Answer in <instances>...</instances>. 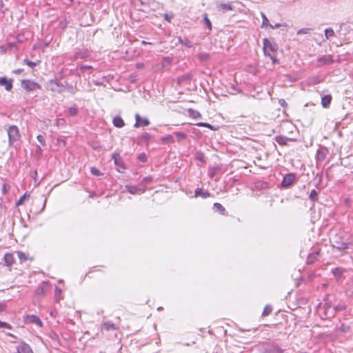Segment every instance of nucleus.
I'll return each mask as SVG.
<instances>
[{"mask_svg":"<svg viewBox=\"0 0 353 353\" xmlns=\"http://www.w3.org/2000/svg\"><path fill=\"white\" fill-rule=\"evenodd\" d=\"M263 53L265 57H269L271 59H273V56L271 55V52L277 51L278 46L276 43L270 41L268 38H265L263 40Z\"/></svg>","mask_w":353,"mask_h":353,"instance_id":"f257e3e1","label":"nucleus"},{"mask_svg":"<svg viewBox=\"0 0 353 353\" xmlns=\"http://www.w3.org/2000/svg\"><path fill=\"white\" fill-rule=\"evenodd\" d=\"M261 352V353H284L285 350L278 344L270 343L264 345Z\"/></svg>","mask_w":353,"mask_h":353,"instance_id":"f03ea898","label":"nucleus"},{"mask_svg":"<svg viewBox=\"0 0 353 353\" xmlns=\"http://www.w3.org/2000/svg\"><path fill=\"white\" fill-rule=\"evenodd\" d=\"M7 132L10 145L13 144L15 141L19 140L21 137L19 128L16 125L10 126L8 128Z\"/></svg>","mask_w":353,"mask_h":353,"instance_id":"7ed1b4c3","label":"nucleus"},{"mask_svg":"<svg viewBox=\"0 0 353 353\" xmlns=\"http://www.w3.org/2000/svg\"><path fill=\"white\" fill-rule=\"evenodd\" d=\"M21 87L27 92L34 91L41 88V86L38 83L30 79L22 80Z\"/></svg>","mask_w":353,"mask_h":353,"instance_id":"20e7f679","label":"nucleus"},{"mask_svg":"<svg viewBox=\"0 0 353 353\" xmlns=\"http://www.w3.org/2000/svg\"><path fill=\"white\" fill-rule=\"evenodd\" d=\"M333 57L330 54L329 55H323L319 57L317 59V67H322L324 65H328L334 63Z\"/></svg>","mask_w":353,"mask_h":353,"instance_id":"39448f33","label":"nucleus"},{"mask_svg":"<svg viewBox=\"0 0 353 353\" xmlns=\"http://www.w3.org/2000/svg\"><path fill=\"white\" fill-rule=\"evenodd\" d=\"M125 187L128 190V192L132 194H141L144 193L146 190V186H145V185H142V186H141L140 184L139 186L127 185Z\"/></svg>","mask_w":353,"mask_h":353,"instance_id":"423d86ee","label":"nucleus"},{"mask_svg":"<svg viewBox=\"0 0 353 353\" xmlns=\"http://www.w3.org/2000/svg\"><path fill=\"white\" fill-rule=\"evenodd\" d=\"M135 123L134 124V128H140L148 126L150 125V121L145 117H141L139 114H135Z\"/></svg>","mask_w":353,"mask_h":353,"instance_id":"0eeeda50","label":"nucleus"},{"mask_svg":"<svg viewBox=\"0 0 353 353\" xmlns=\"http://www.w3.org/2000/svg\"><path fill=\"white\" fill-rule=\"evenodd\" d=\"M295 174L293 173H290L283 176V181L281 182L282 187L288 188L292 185V183L295 180Z\"/></svg>","mask_w":353,"mask_h":353,"instance_id":"6e6552de","label":"nucleus"},{"mask_svg":"<svg viewBox=\"0 0 353 353\" xmlns=\"http://www.w3.org/2000/svg\"><path fill=\"white\" fill-rule=\"evenodd\" d=\"M50 90L53 92L61 93L66 90V88L58 81H50Z\"/></svg>","mask_w":353,"mask_h":353,"instance_id":"1a4fd4ad","label":"nucleus"},{"mask_svg":"<svg viewBox=\"0 0 353 353\" xmlns=\"http://www.w3.org/2000/svg\"><path fill=\"white\" fill-rule=\"evenodd\" d=\"M3 261L5 265L9 268V270H11V268L15 262L13 254L6 253L3 256Z\"/></svg>","mask_w":353,"mask_h":353,"instance_id":"9d476101","label":"nucleus"},{"mask_svg":"<svg viewBox=\"0 0 353 353\" xmlns=\"http://www.w3.org/2000/svg\"><path fill=\"white\" fill-rule=\"evenodd\" d=\"M18 353H34L30 346L26 343L22 341L17 347Z\"/></svg>","mask_w":353,"mask_h":353,"instance_id":"9b49d317","label":"nucleus"},{"mask_svg":"<svg viewBox=\"0 0 353 353\" xmlns=\"http://www.w3.org/2000/svg\"><path fill=\"white\" fill-rule=\"evenodd\" d=\"M13 80L12 79H8L6 77H0V85L4 86L6 90L10 91L12 88Z\"/></svg>","mask_w":353,"mask_h":353,"instance_id":"f8f14e48","label":"nucleus"},{"mask_svg":"<svg viewBox=\"0 0 353 353\" xmlns=\"http://www.w3.org/2000/svg\"><path fill=\"white\" fill-rule=\"evenodd\" d=\"M345 272V269L337 267L332 270V273L337 281H339Z\"/></svg>","mask_w":353,"mask_h":353,"instance_id":"ddd939ff","label":"nucleus"},{"mask_svg":"<svg viewBox=\"0 0 353 353\" xmlns=\"http://www.w3.org/2000/svg\"><path fill=\"white\" fill-rule=\"evenodd\" d=\"M26 321L27 322H29V323H34V324L37 325L39 327H42L43 326L42 321L40 320V319L38 316H37L35 315H27L26 316Z\"/></svg>","mask_w":353,"mask_h":353,"instance_id":"4468645a","label":"nucleus"},{"mask_svg":"<svg viewBox=\"0 0 353 353\" xmlns=\"http://www.w3.org/2000/svg\"><path fill=\"white\" fill-rule=\"evenodd\" d=\"M195 197H201L206 199L210 196V193L208 191L203 190L202 188H196L194 192Z\"/></svg>","mask_w":353,"mask_h":353,"instance_id":"2eb2a0df","label":"nucleus"},{"mask_svg":"<svg viewBox=\"0 0 353 353\" xmlns=\"http://www.w3.org/2000/svg\"><path fill=\"white\" fill-rule=\"evenodd\" d=\"M172 59L168 57H163L159 64L157 65V69H162L172 63Z\"/></svg>","mask_w":353,"mask_h":353,"instance_id":"dca6fc26","label":"nucleus"},{"mask_svg":"<svg viewBox=\"0 0 353 353\" xmlns=\"http://www.w3.org/2000/svg\"><path fill=\"white\" fill-rule=\"evenodd\" d=\"M275 140L280 145H288V142L289 141H294L293 139H291V138H288L287 137H285V136H276L275 137Z\"/></svg>","mask_w":353,"mask_h":353,"instance_id":"f3484780","label":"nucleus"},{"mask_svg":"<svg viewBox=\"0 0 353 353\" xmlns=\"http://www.w3.org/2000/svg\"><path fill=\"white\" fill-rule=\"evenodd\" d=\"M101 330H105L106 331L117 330V325L111 321H107V322L103 323L101 325Z\"/></svg>","mask_w":353,"mask_h":353,"instance_id":"a211bd4d","label":"nucleus"},{"mask_svg":"<svg viewBox=\"0 0 353 353\" xmlns=\"http://www.w3.org/2000/svg\"><path fill=\"white\" fill-rule=\"evenodd\" d=\"M151 138L152 135L150 133L145 132L139 136L138 141L140 143H145L148 145Z\"/></svg>","mask_w":353,"mask_h":353,"instance_id":"6ab92c4d","label":"nucleus"},{"mask_svg":"<svg viewBox=\"0 0 353 353\" xmlns=\"http://www.w3.org/2000/svg\"><path fill=\"white\" fill-rule=\"evenodd\" d=\"M88 57V52L87 50H78L76 51V52L74 54V58L76 59H85Z\"/></svg>","mask_w":353,"mask_h":353,"instance_id":"aec40b11","label":"nucleus"},{"mask_svg":"<svg viewBox=\"0 0 353 353\" xmlns=\"http://www.w3.org/2000/svg\"><path fill=\"white\" fill-rule=\"evenodd\" d=\"M332 96L327 94L321 98V105L323 108H328L331 103Z\"/></svg>","mask_w":353,"mask_h":353,"instance_id":"412c9836","label":"nucleus"},{"mask_svg":"<svg viewBox=\"0 0 353 353\" xmlns=\"http://www.w3.org/2000/svg\"><path fill=\"white\" fill-rule=\"evenodd\" d=\"M269 184L268 182L263 181H258L254 183V188L256 190H261L268 188Z\"/></svg>","mask_w":353,"mask_h":353,"instance_id":"4be33fe9","label":"nucleus"},{"mask_svg":"<svg viewBox=\"0 0 353 353\" xmlns=\"http://www.w3.org/2000/svg\"><path fill=\"white\" fill-rule=\"evenodd\" d=\"M113 124L115 127L117 128H122L125 125V123H124V121L123 120V119L121 117H115L114 119H113Z\"/></svg>","mask_w":353,"mask_h":353,"instance_id":"5701e85b","label":"nucleus"},{"mask_svg":"<svg viewBox=\"0 0 353 353\" xmlns=\"http://www.w3.org/2000/svg\"><path fill=\"white\" fill-rule=\"evenodd\" d=\"M79 113V109L76 105L70 107L68 109V114L71 117H74Z\"/></svg>","mask_w":353,"mask_h":353,"instance_id":"b1692460","label":"nucleus"},{"mask_svg":"<svg viewBox=\"0 0 353 353\" xmlns=\"http://www.w3.org/2000/svg\"><path fill=\"white\" fill-rule=\"evenodd\" d=\"M324 315L325 318H331L334 316V312L332 310V307L330 306H327L324 310Z\"/></svg>","mask_w":353,"mask_h":353,"instance_id":"393cba45","label":"nucleus"},{"mask_svg":"<svg viewBox=\"0 0 353 353\" xmlns=\"http://www.w3.org/2000/svg\"><path fill=\"white\" fill-rule=\"evenodd\" d=\"M161 141L164 144L172 143L174 141V137L169 134L165 137H161Z\"/></svg>","mask_w":353,"mask_h":353,"instance_id":"a878e982","label":"nucleus"},{"mask_svg":"<svg viewBox=\"0 0 353 353\" xmlns=\"http://www.w3.org/2000/svg\"><path fill=\"white\" fill-rule=\"evenodd\" d=\"M112 158L114 159L116 165H121L122 158L121 157L119 153L112 154Z\"/></svg>","mask_w":353,"mask_h":353,"instance_id":"bb28decb","label":"nucleus"},{"mask_svg":"<svg viewBox=\"0 0 353 353\" xmlns=\"http://www.w3.org/2000/svg\"><path fill=\"white\" fill-rule=\"evenodd\" d=\"M30 198V194H28V193H25L23 195H22L19 199L17 201L16 203V205L17 206H19V205H21L22 204H23L24 203V201L26 199H28Z\"/></svg>","mask_w":353,"mask_h":353,"instance_id":"cd10ccee","label":"nucleus"},{"mask_svg":"<svg viewBox=\"0 0 353 353\" xmlns=\"http://www.w3.org/2000/svg\"><path fill=\"white\" fill-rule=\"evenodd\" d=\"M198 59L201 61H206L210 58V54L206 52H201L197 55Z\"/></svg>","mask_w":353,"mask_h":353,"instance_id":"c85d7f7f","label":"nucleus"},{"mask_svg":"<svg viewBox=\"0 0 353 353\" xmlns=\"http://www.w3.org/2000/svg\"><path fill=\"white\" fill-rule=\"evenodd\" d=\"M214 209L218 211L221 214H223L225 211V208L219 203H214Z\"/></svg>","mask_w":353,"mask_h":353,"instance_id":"c756f323","label":"nucleus"},{"mask_svg":"<svg viewBox=\"0 0 353 353\" xmlns=\"http://www.w3.org/2000/svg\"><path fill=\"white\" fill-rule=\"evenodd\" d=\"M219 8L227 11L232 10L233 9L230 3H222L219 5Z\"/></svg>","mask_w":353,"mask_h":353,"instance_id":"7c9ffc66","label":"nucleus"},{"mask_svg":"<svg viewBox=\"0 0 353 353\" xmlns=\"http://www.w3.org/2000/svg\"><path fill=\"white\" fill-rule=\"evenodd\" d=\"M272 311V306L270 305H265V307L263 309L262 316H268L269 314H271Z\"/></svg>","mask_w":353,"mask_h":353,"instance_id":"2f4dec72","label":"nucleus"},{"mask_svg":"<svg viewBox=\"0 0 353 353\" xmlns=\"http://www.w3.org/2000/svg\"><path fill=\"white\" fill-rule=\"evenodd\" d=\"M339 330L343 333H347L350 331V327L348 325L342 323L339 327Z\"/></svg>","mask_w":353,"mask_h":353,"instance_id":"473e14b6","label":"nucleus"},{"mask_svg":"<svg viewBox=\"0 0 353 353\" xmlns=\"http://www.w3.org/2000/svg\"><path fill=\"white\" fill-rule=\"evenodd\" d=\"M309 199L313 202L318 200V192L315 190H312L309 195Z\"/></svg>","mask_w":353,"mask_h":353,"instance_id":"72a5a7b5","label":"nucleus"},{"mask_svg":"<svg viewBox=\"0 0 353 353\" xmlns=\"http://www.w3.org/2000/svg\"><path fill=\"white\" fill-rule=\"evenodd\" d=\"M334 35V32L332 28H329L325 30V39H328L330 37Z\"/></svg>","mask_w":353,"mask_h":353,"instance_id":"f704fd0d","label":"nucleus"},{"mask_svg":"<svg viewBox=\"0 0 353 353\" xmlns=\"http://www.w3.org/2000/svg\"><path fill=\"white\" fill-rule=\"evenodd\" d=\"M203 22L205 23V25L207 26V28L211 30H212V23L211 21H210V19L208 18V16L206 14H205L203 15Z\"/></svg>","mask_w":353,"mask_h":353,"instance_id":"c9c22d12","label":"nucleus"},{"mask_svg":"<svg viewBox=\"0 0 353 353\" xmlns=\"http://www.w3.org/2000/svg\"><path fill=\"white\" fill-rule=\"evenodd\" d=\"M17 254L18 258L21 261V262H23V261H25L27 260V256L24 252H23L21 251H18V252H17Z\"/></svg>","mask_w":353,"mask_h":353,"instance_id":"e433bc0d","label":"nucleus"},{"mask_svg":"<svg viewBox=\"0 0 353 353\" xmlns=\"http://www.w3.org/2000/svg\"><path fill=\"white\" fill-rule=\"evenodd\" d=\"M350 244V243H341L338 246H336V248L339 250H347L348 249Z\"/></svg>","mask_w":353,"mask_h":353,"instance_id":"4c0bfd02","label":"nucleus"},{"mask_svg":"<svg viewBox=\"0 0 353 353\" xmlns=\"http://www.w3.org/2000/svg\"><path fill=\"white\" fill-rule=\"evenodd\" d=\"M152 181V176H146V177L143 178V179L141 181L140 185H141V186H142V185H145L147 183H150Z\"/></svg>","mask_w":353,"mask_h":353,"instance_id":"58836bf2","label":"nucleus"},{"mask_svg":"<svg viewBox=\"0 0 353 353\" xmlns=\"http://www.w3.org/2000/svg\"><path fill=\"white\" fill-rule=\"evenodd\" d=\"M176 137L178 138L179 141L185 139L187 137V135L182 132H177L175 133Z\"/></svg>","mask_w":353,"mask_h":353,"instance_id":"ea45409f","label":"nucleus"},{"mask_svg":"<svg viewBox=\"0 0 353 353\" xmlns=\"http://www.w3.org/2000/svg\"><path fill=\"white\" fill-rule=\"evenodd\" d=\"M90 172L94 176H101L102 173L95 167H92L90 168Z\"/></svg>","mask_w":353,"mask_h":353,"instance_id":"a19ab883","label":"nucleus"},{"mask_svg":"<svg viewBox=\"0 0 353 353\" xmlns=\"http://www.w3.org/2000/svg\"><path fill=\"white\" fill-rule=\"evenodd\" d=\"M196 159L201 162L205 161V157L203 152H197L196 154Z\"/></svg>","mask_w":353,"mask_h":353,"instance_id":"79ce46f5","label":"nucleus"},{"mask_svg":"<svg viewBox=\"0 0 353 353\" xmlns=\"http://www.w3.org/2000/svg\"><path fill=\"white\" fill-rule=\"evenodd\" d=\"M261 17L263 19L262 26H270V25L268 19L267 18L265 14L263 12H261Z\"/></svg>","mask_w":353,"mask_h":353,"instance_id":"37998d69","label":"nucleus"},{"mask_svg":"<svg viewBox=\"0 0 353 353\" xmlns=\"http://www.w3.org/2000/svg\"><path fill=\"white\" fill-rule=\"evenodd\" d=\"M0 327L8 329V330L12 329V326L10 324H9L6 322L1 321H0Z\"/></svg>","mask_w":353,"mask_h":353,"instance_id":"c03bdc74","label":"nucleus"},{"mask_svg":"<svg viewBox=\"0 0 353 353\" xmlns=\"http://www.w3.org/2000/svg\"><path fill=\"white\" fill-rule=\"evenodd\" d=\"M179 41L181 43L184 44L185 46L188 48H192L193 46V43L191 41L185 39V41L183 42V41L181 39H179Z\"/></svg>","mask_w":353,"mask_h":353,"instance_id":"a18cd8bd","label":"nucleus"},{"mask_svg":"<svg viewBox=\"0 0 353 353\" xmlns=\"http://www.w3.org/2000/svg\"><path fill=\"white\" fill-rule=\"evenodd\" d=\"M37 139L38 140V141L39 142V143L41 145H46V141H45V138L43 136L39 134L37 137Z\"/></svg>","mask_w":353,"mask_h":353,"instance_id":"49530a36","label":"nucleus"},{"mask_svg":"<svg viewBox=\"0 0 353 353\" xmlns=\"http://www.w3.org/2000/svg\"><path fill=\"white\" fill-rule=\"evenodd\" d=\"M310 28H301L297 32V34H305L310 33Z\"/></svg>","mask_w":353,"mask_h":353,"instance_id":"de8ad7c7","label":"nucleus"},{"mask_svg":"<svg viewBox=\"0 0 353 353\" xmlns=\"http://www.w3.org/2000/svg\"><path fill=\"white\" fill-rule=\"evenodd\" d=\"M24 62H25V63H26L28 66H30V68H34V67H35V66L37 65V63L36 62H32V61H30V60H29V59H24Z\"/></svg>","mask_w":353,"mask_h":353,"instance_id":"09e8293b","label":"nucleus"},{"mask_svg":"<svg viewBox=\"0 0 353 353\" xmlns=\"http://www.w3.org/2000/svg\"><path fill=\"white\" fill-rule=\"evenodd\" d=\"M138 159L140 160L142 162H146L147 161V157L144 153L140 154L138 156Z\"/></svg>","mask_w":353,"mask_h":353,"instance_id":"8fccbe9b","label":"nucleus"},{"mask_svg":"<svg viewBox=\"0 0 353 353\" xmlns=\"http://www.w3.org/2000/svg\"><path fill=\"white\" fill-rule=\"evenodd\" d=\"M7 46L9 50H12L13 48L17 49V46L15 43H8Z\"/></svg>","mask_w":353,"mask_h":353,"instance_id":"3c124183","label":"nucleus"},{"mask_svg":"<svg viewBox=\"0 0 353 353\" xmlns=\"http://www.w3.org/2000/svg\"><path fill=\"white\" fill-rule=\"evenodd\" d=\"M196 125L198 126L207 127L208 128L212 129V126L208 123L200 122V123H198Z\"/></svg>","mask_w":353,"mask_h":353,"instance_id":"603ef678","label":"nucleus"},{"mask_svg":"<svg viewBox=\"0 0 353 353\" xmlns=\"http://www.w3.org/2000/svg\"><path fill=\"white\" fill-rule=\"evenodd\" d=\"M345 309V307L343 305H336L332 308V310H334V312L336 311L343 310Z\"/></svg>","mask_w":353,"mask_h":353,"instance_id":"864d4df0","label":"nucleus"},{"mask_svg":"<svg viewBox=\"0 0 353 353\" xmlns=\"http://www.w3.org/2000/svg\"><path fill=\"white\" fill-rule=\"evenodd\" d=\"M192 77V75L190 74V73H188V74H183L182 77H181V79L182 80H190Z\"/></svg>","mask_w":353,"mask_h":353,"instance_id":"5fc2aeb1","label":"nucleus"},{"mask_svg":"<svg viewBox=\"0 0 353 353\" xmlns=\"http://www.w3.org/2000/svg\"><path fill=\"white\" fill-rule=\"evenodd\" d=\"M279 104L281 107H283V108H285V107H287V105H288L287 102H286V101H285V99H280L279 100Z\"/></svg>","mask_w":353,"mask_h":353,"instance_id":"6e6d98bb","label":"nucleus"},{"mask_svg":"<svg viewBox=\"0 0 353 353\" xmlns=\"http://www.w3.org/2000/svg\"><path fill=\"white\" fill-rule=\"evenodd\" d=\"M91 68H92V67L91 65H82L80 66V70L82 72L85 71L86 69H91Z\"/></svg>","mask_w":353,"mask_h":353,"instance_id":"4d7b16f0","label":"nucleus"},{"mask_svg":"<svg viewBox=\"0 0 353 353\" xmlns=\"http://www.w3.org/2000/svg\"><path fill=\"white\" fill-rule=\"evenodd\" d=\"M191 116L193 118H198V117H201V114L197 111H192Z\"/></svg>","mask_w":353,"mask_h":353,"instance_id":"13d9d810","label":"nucleus"},{"mask_svg":"<svg viewBox=\"0 0 353 353\" xmlns=\"http://www.w3.org/2000/svg\"><path fill=\"white\" fill-rule=\"evenodd\" d=\"M7 50H8L7 45L0 46V52L1 53H5Z\"/></svg>","mask_w":353,"mask_h":353,"instance_id":"bf43d9fd","label":"nucleus"},{"mask_svg":"<svg viewBox=\"0 0 353 353\" xmlns=\"http://www.w3.org/2000/svg\"><path fill=\"white\" fill-rule=\"evenodd\" d=\"M173 18V15H169L168 14H164V19L168 22H171V19Z\"/></svg>","mask_w":353,"mask_h":353,"instance_id":"052dcab7","label":"nucleus"},{"mask_svg":"<svg viewBox=\"0 0 353 353\" xmlns=\"http://www.w3.org/2000/svg\"><path fill=\"white\" fill-rule=\"evenodd\" d=\"M37 294L40 295L44 293V290L43 287H39L37 289Z\"/></svg>","mask_w":353,"mask_h":353,"instance_id":"680f3d73","label":"nucleus"},{"mask_svg":"<svg viewBox=\"0 0 353 353\" xmlns=\"http://www.w3.org/2000/svg\"><path fill=\"white\" fill-rule=\"evenodd\" d=\"M6 305L5 303H0V312L6 310Z\"/></svg>","mask_w":353,"mask_h":353,"instance_id":"e2e57ef3","label":"nucleus"},{"mask_svg":"<svg viewBox=\"0 0 353 353\" xmlns=\"http://www.w3.org/2000/svg\"><path fill=\"white\" fill-rule=\"evenodd\" d=\"M281 26H282V25H281V24H280V23H276V24H275L274 26H272V25H271V24L270 25V26L272 29H274V28H279V27H281Z\"/></svg>","mask_w":353,"mask_h":353,"instance_id":"0e129e2a","label":"nucleus"},{"mask_svg":"<svg viewBox=\"0 0 353 353\" xmlns=\"http://www.w3.org/2000/svg\"><path fill=\"white\" fill-rule=\"evenodd\" d=\"M23 69L19 68V69L14 70L13 71V72L18 74L21 73L23 72Z\"/></svg>","mask_w":353,"mask_h":353,"instance_id":"69168bd1","label":"nucleus"},{"mask_svg":"<svg viewBox=\"0 0 353 353\" xmlns=\"http://www.w3.org/2000/svg\"><path fill=\"white\" fill-rule=\"evenodd\" d=\"M61 290L59 288H56L55 289V296H57L58 294H60Z\"/></svg>","mask_w":353,"mask_h":353,"instance_id":"338daca9","label":"nucleus"},{"mask_svg":"<svg viewBox=\"0 0 353 353\" xmlns=\"http://www.w3.org/2000/svg\"><path fill=\"white\" fill-rule=\"evenodd\" d=\"M2 191H3V192L4 194H6V192H7V191H8V190H7V188H6V184H5V183L3 185V187H2Z\"/></svg>","mask_w":353,"mask_h":353,"instance_id":"774afa93","label":"nucleus"}]
</instances>
